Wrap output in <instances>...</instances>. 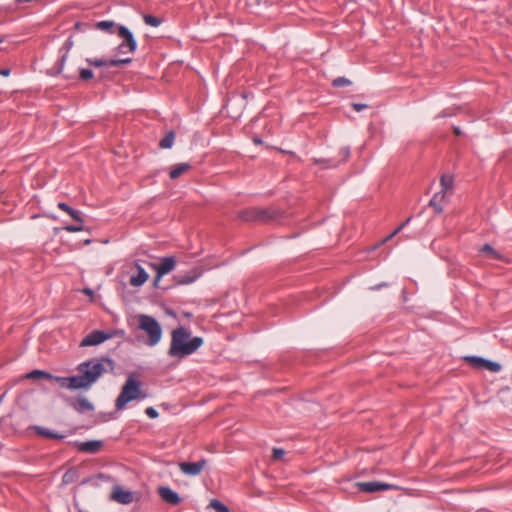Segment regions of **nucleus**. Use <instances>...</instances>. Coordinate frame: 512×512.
Masks as SVG:
<instances>
[{"mask_svg": "<svg viewBox=\"0 0 512 512\" xmlns=\"http://www.w3.org/2000/svg\"><path fill=\"white\" fill-rule=\"evenodd\" d=\"M4 394L0 396V403L2 402Z\"/></svg>", "mask_w": 512, "mask_h": 512, "instance_id": "obj_52", "label": "nucleus"}, {"mask_svg": "<svg viewBox=\"0 0 512 512\" xmlns=\"http://www.w3.org/2000/svg\"><path fill=\"white\" fill-rule=\"evenodd\" d=\"M95 27L99 30L108 32L110 34H114V33L118 34L119 25H116L114 21L104 20V21L97 22L95 24Z\"/></svg>", "mask_w": 512, "mask_h": 512, "instance_id": "obj_21", "label": "nucleus"}, {"mask_svg": "<svg viewBox=\"0 0 512 512\" xmlns=\"http://www.w3.org/2000/svg\"><path fill=\"white\" fill-rule=\"evenodd\" d=\"M203 344L201 337L194 336V351L197 350Z\"/></svg>", "mask_w": 512, "mask_h": 512, "instance_id": "obj_40", "label": "nucleus"}, {"mask_svg": "<svg viewBox=\"0 0 512 512\" xmlns=\"http://www.w3.org/2000/svg\"><path fill=\"white\" fill-rule=\"evenodd\" d=\"M117 50H118L119 53H126V52H128L127 51V46L123 42L118 45Z\"/></svg>", "mask_w": 512, "mask_h": 512, "instance_id": "obj_41", "label": "nucleus"}, {"mask_svg": "<svg viewBox=\"0 0 512 512\" xmlns=\"http://www.w3.org/2000/svg\"><path fill=\"white\" fill-rule=\"evenodd\" d=\"M176 134L173 130L166 132L164 137L159 141V148L161 149H170L172 148L175 141Z\"/></svg>", "mask_w": 512, "mask_h": 512, "instance_id": "obj_24", "label": "nucleus"}, {"mask_svg": "<svg viewBox=\"0 0 512 512\" xmlns=\"http://www.w3.org/2000/svg\"><path fill=\"white\" fill-rule=\"evenodd\" d=\"M3 41H4V37L0 36V43H2Z\"/></svg>", "mask_w": 512, "mask_h": 512, "instance_id": "obj_51", "label": "nucleus"}, {"mask_svg": "<svg viewBox=\"0 0 512 512\" xmlns=\"http://www.w3.org/2000/svg\"><path fill=\"white\" fill-rule=\"evenodd\" d=\"M352 107L355 111L357 112H360L362 111L363 109H366L368 108V105L366 104H361V103H352Z\"/></svg>", "mask_w": 512, "mask_h": 512, "instance_id": "obj_39", "label": "nucleus"}, {"mask_svg": "<svg viewBox=\"0 0 512 512\" xmlns=\"http://www.w3.org/2000/svg\"><path fill=\"white\" fill-rule=\"evenodd\" d=\"M358 489L364 493H375L379 491L386 490H398L399 487L394 484H388L380 481H370V482H358L356 484Z\"/></svg>", "mask_w": 512, "mask_h": 512, "instance_id": "obj_7", "label": "nucleus"}, {"mask_svg": "<svg viewBox=\"0 0 512 512\" xmlns=\"http://www.w3.org/2000/svg\"><path fill=\"white\" fill-rule=\"evenodd\" d=\"M412 217H408L402 224H400L389 236L385 238V241L393 238L396 234H398L410 221Z\"/></svg>", "mask_w": 512, "mask_h": 512, "instance_id": "obj_33", "label": "nucleus"}, {"mask_svg": "<svg viewBox=\"0 0 512 512\" xmlns=\"http://www.w3.org/2000/svg\"><path fill=\"white\" fill-rule=\"evenodd\" d=\"M93 480H94L93 477H87L84 480H82L81 484L85 485V484H88V483L92 482Z\"/></svg>", "mask_w": 512, "mask_h": 512, "instance_id": "obj_46", "label": "nucleus"}, {"mask_svg": "<svg viewBox=\"0 0 512 512\" xmlns=\"http://www.w3.org/2000/svg\"><path fill=\"white\" fill-rule=\"evenodd\" d=\"M79 478L78 470L74 467L69 468L62 476V484L69 485L76 482Z\"/></svg>", "mask_w": 512, "mask_h": 512, "instance_id": "obj_25", "label": "nucleus"}, {"mask_svg": "<svg viewBox=\"0 0 512 512\" xmlns=\"http://www.w3.org/2000/svg\"><path fill=\"white\" fill-rule=\"evenodd\" d=\"M188 337L189 333L183 327L173 330L169 355L181 359L192 354V340H187Z\"/></svg>", "mask_w": 512, "mask_h": 512, "instance_id": "obj_4", "label": "nucleus"}, {"mask_svg": "<svg viewBox=\"0 0 512 512\" xmlns=\"http://www.w3.org/2000/svg\"><path fill=\"white\" fill-rule=\"evenodd\" d=\"M349 85H351V81L345 77H337L332 81V86L336 88Z\"/></svg>", "mask_w": 512, "mask_h": 512, "instance_id": "obj_32", "label": "nucleus"}, {"mask_svg": "<svg viewBox=\"0 0 512 512\" xmlns=\"http://www.w3.org/2000/svg\"><path fill=\"white\" fill-rule=\"evenodd\" d=\"M285 454V451L281 448H273L272 458L273 460H280Z\"/></svg>", "mask_w": 512, "mask_h": 512, "instance_id": "obj_37", "label": "nucleus"}, {"mask_svg": "<svg viewBox=\"0 0 512 512\" xmlns=\"http://www.w3.org/2000/svg\"><path fill=\"white\" fill-rule=\"evenodd\" d=\"M282 211L275 208L249 207L238 212V217L245 222L270 223L282 216Z\"/></svg>", "mask_w": 512, "mask_h": 512, "instance_id": "obj_3", "label": "nucleus"}, {"mask_svg": "<svg viewBox=\"0 0 512 512\" xmlns=\"http://www.w3.org/2000/svg\"><path fill=\"white\" fill-rule=\"evenodd\" d=\"M252 141H253V143H254V144H256V145H260V144H262V143H263L262 139H261L260 137H258V136H254V137L252 138Z\"/></svg>", "mask_w": 512, "mask_h": 512, "instance_id": "obj_44", "label": "nucleus"}, {"mask_svg": "<svg viewBox=\"0 0 512 512\" xmlns=\"http://www.w3.org/2000/svg\"><path fill=\"white\" fill-rule=\"evenodd\" d=\"M10 73H11V70L9 68L0 69V75H2V76L7 77L10 75Z\"/></svg>", "mask_w": 512, "mask_h": 512, "instance_id": "obj_43", "label": "nucleus"}, {"mask_svg": "<svg viewBox=\"0 0 512 512\" xmlns=\"http://www.w3.org/2000/svg\"><path fill=\"white\" fill-rule=\"evenodd\" d=\"M71 405L78 413H84L86 411H92L94 409L93 404L84 397H79Z\"/></svg>", "mask_w": 512, "mask_h": 512, "instance_id": "obj_19", "label": "nucleus"}, {"mask_svg": "<svg viewBox=\"0 0 512 512\" xmlns=\"http://www.w3.org/2000/svg\"><path fill=\"white\" fill-rule=\"evenodd\" d=\"M111 499L121 504H129L133 501V495L130 491L116 487L111 494Z\"/></svg>", "mask_w": 512, "mask_h": 512, "instance_id": "obj_16", "label": "nucleus"}, {"mask_svg": "<svg viewBox=\"0 0 512 512\" xmlns=\"http://www.w3.org/2000/svg\"><path fill=\"white\" fill-rule=\"evenodd\" d=\"M141 385L142 383L138 379L137 374H130L127 377L124 385L122 386L121 393L119 394L115 401L116 410H123L127 403H129L130 401L139 398H145L146 395L142 394Z\"/></svg>", "mask_w": 512, "mask_h": 512, "instance_id": "obj_2", "label": "nucleus"}, {"mask_svg": "<svg viewBox=\"0 0 512 512\" xmlns=\"http://www.w3.org/2000/svg\"><path fill=\"white\" fill-rule=\"evenodd\" d=\"M175 264V258L172 256L162 258L160 263L153 264L152 266L156 270V277L153 281V285L158 286L161 277L172 271Z\"/></svg>", "mask_w": 512, "mask_h": 512, "instance_id": "obj_9", "label": "nucleus"}, {"mask_svg": "<svg viewBox=\"0 0 512 512\" xmlns=\"http://www.w3.org/2000/svg\"><path fill=\"white\" fill-rule=\"evenodd\" d=\"M449 193L440 190L435 193L429 201V206L434 209L435 213L441 214L443 212V204L449 201L447 195Z\"/></svg>", "mask_w": 512, "mask_h": 512, "instance_id": "obj_15", "label": "nucleus"}, {"mask_svg": "<svg viewBox=\"0 0 512 512\" xmlns=\"http://www.w3.org/2000/svg\"><path fill=\"white\" fill-rule=\"evenodd\" d=\"M350 157V148L348 146L341 147L338 155L329 158H314L315 164L323 165L325 168H335L341 163L346 162Z\"/></svg>", "mask_w": 512, "mask_h": 512, "instance_id": "obj_6", "label": "nucleus"}, {"mask_svg": "<svg viewBox=\"0 0 512 512\" xmlns=\"http://www.w3.org/2000/svg\"><path fill=\"white\" fill-rule=\"evenodd\" d=\"M36 431H37V434L40 435V436H43L45 438H49V439H57V440H61L63 439L65 436L62 435V434H59L57 432H53V431H50L46 428H43V427H36Z\"/></svg>", "mask_w": 512, "mask_h": 512, "instance_id": "obj_28", "label": "nucleus"}, {"mask_svg": "<svg viewBox=\"0 0 512 512\" xmlns=\"http://www.w3.org/2000/svg\"><path fill=\"white\" fill-rule=\"evenodd\" d=\"M94 77L93 71L91 69L87 68H80L79 69V79L82 81H89Z\"/></svg>", "mask_w": 512, "mask_h": 512, "instance_id": "obj_31", "label": "nucleus"}, {"mask_svg": "<svg viewBox=\"0 0 512 512\" xmlns=\"http://www.w3.org/2000/svg\"><path fill=\"white\" fill-rule=\"evenodd\" d=\"M16 4L31 2L32 0H14Z\"/></svg>", "mask_w": 512, "mask_h": 512, "instance_id": "obj_47", "label": "nucleus"}, {"mask_svg": "<svg viewBox=\"0 0 512 512\" xmlns=\"http://www.w3.org/2000/svg\"><path fill=\"white\" fill-rule=\"evenodd\" d=\"M137 267V274L132 275L130 278V284L134 287H139L143 285L149 278L148 273L145 271L143 267L140 265H136Z\"/></svg>", "mask_w": 512, "mask_h": 512, "instance_id": "obj_18", "label": "nucleus"}, {"mask_svg": "<svg viewBox=\"0 0 512 512\" xmlns=\"http://www.w3.org/2000/svg\"><path fill=\"white\" fill-rule=\"evenodd\" d=\"M75 448L80 452L95 454L103 447V442L100 440H90L85 442H75Z\"/></svg>", "mask_w": 512, "mask_h": 512, "instance_id": "obj_14", "label": "nucleus"}, {"mask_svg": "<svg viewBox=\"0 0 512 512\" xmlns=\"http://www.w3.org/2000/svg\"><path fill=\"white\" fill-rule=\"evenodd\" d=\"M68 232H80L84 230L83 224L78 223L77 225H66L63 227Z\"/></svg>", "mask_w": 512, "mask_h": 512, "instance_id": "obj_34", "label": "nucleus"}, {"mask_svg": "<svg viewBox=\"0 0 512 512\" xmlns=\"http://www.w3.org/2000/svg\"><path fill=\"white\" fill-rule=\"evenodd\" d=\"M82 291H83L84 294L90 296L91 299H93L94 291L91 288H84Z\"/></svg>", "mask_w": 512, "mask_h": 512, "instance_id": "obj_42", "label": "nucleus"}, {"mask_svg": "<svg viewBox=\"0 0 512 512\" xmlns=\"http://www.w3.org/2000/svg\"><path fill=\"white\" fill-rule=\"evenodd\" d=\"M201 274H202V272H198V267H194V276H193L194 281H195L198 277H200V276H201Z\"/></svg>", "mask_w": 512, "mask_h": 512, "instance_id": "obj_45", "label": "nucleus"}, {"mask_svg": "<svg viewBox=\"0 0 512 512\" xmlns=\"http://www.w3.org/2000/svg\"><path fill=\"white\" fill-rule=\"evenodd\" d=\"M479 252L482 254H486L488 257L496 260L503 261L505 258L502 254H500L498 251H496L490 244L486 243L484 244L480 249Z\"/></svg>", "mask_w": 512, "mask_h": 512, "instance_id": "obj_23", "label": "nucleus"}, {"mask_svg": "<svg viewBox=\"0 0 512 512\" xmlns=\"http://www.w3.org/2000/svg\"><path fill=\"white\" fill-rule=\"evenodd\" d=\"M465 361L476 369H486L491 372H499L501 370V365L499 363L490 361L482 357L468 356L465 357Z\"/></svg>", "mask_w": 512, "mask_h": 512, "instance_id": "obj_8", "label": "nucleus"}, {"mask_svg": "<svg viewBox=\"0 0 512 512\" xmlns=\"http://www.w3.org/2000/svg\"><path fill=\"white\" fill-rule=\"evenodd\" d=\"M24 378L31 380H39V379H47L50 380L53 378V375L47 371L35 369L29 373H27Z\"/></svg>", "mask_w": 512, "mask_h": 512, "instance_id": "obj_26", "label": "nucleus"}, {"mask_svg": "<svg viewBox=\"0 0 512 512\" xmlns=\"http://www.w3.org/2000/svg\"><path fill=\"white\" fill-rule=\"evenodd\" d=\"M215 266H217V264H212V265L207 266L206 269H211V268H213Z\"/></svg>", "mask_w": 512, "mask_h": 512, "instance_id": "obj_50", "label": "nucleus"}, {"mask_svg": "<svg viewBox=\"0 0 512 512\" xmlns=\"http://www.w3.org/2000/svg\"><path fill=\"white\" fill-rule=\"evenodd\" d=\"M110 337H111V334H109L107 332H104L101 330H94L82 339L80 346L81 347L95 346V345L103 343L104 341L108 340Z\"/></svg>", "mask_w": 512, "mask_h": 512, "instance_id": "obj_12", "label": "nucleus"}, {"mask_svg": "<svg viewBox=\"0 0 512 512\" xmlns=\"http://www.w3.org/2000/svg\"><path fill=\"white\" fill-rule=\"evenodd\" d=\"M118 36L123 39V43L127 46V51L133 53L137 48V42L132 32L125 26L119 25Z\"/></svg>", "mask_w": 512, "mask_h": 512, "instance_id": "obj_13", "label": "nucleus"}, {"mask_svg": "<svg viewBox=\"0 0 512 512\" xmlns=\"http://www.w3.org/2000/svg\"><path fill=\"white\" fill-rule=\"evenodd\" d=\"M145 24L153 27H157L162 23V19L150 14H146L143 17Z\"/></svg>", "mask_w": 512, "mask_h": 512, "instance_id": "obj_30", "label": "nucleus"}, {"mask_svg": "<svg viewBox=\"0 0 512 512\" xmlns=\"http://www.w3.org/2000/svg\"><path fill=\"white\" fill-rule=\"evenodd\" d=\"M386 285H387L386 283H381V284H379V285H377V286L373 287L372 289H378V288H380V287H384V286H386Z\"/></svg>", "mask_w": 512, "mask_h": 512, "instance_id": "obj_49", "label": "nucleus"}, {"mask_svg": "<svg viewBox=\"0 0 512 512\" xmlns=\"http://www.w3.org/2000/svg\"><path fill=\"white\" fill-rule=\"evenodd\" d=\"M191 164L189 163H181L173 166L169 172V176L171 179H177L183 173L189 171L191 169Z\"/></svg>", "mask_w": 512, "mask_h": 512, "instance_id": "obj_22", "label": "nucleus"}, {"mask_svg": "<svg viewBox=\"0 0 512 512\" xmlns=\"http://www.w3.org/2000/svg\"><path fill=\"white\" fill-rule=\"evenodd\" d=\"M181 470L189 475H192V461H186L180 464Z\"/></svg>", "mask_w": 512, "mask_h": 512, "instance_id": "obj_36", "label": "nucleus"}, {"mask_svg": "<svg viewBox=\"0 0 512 512\" xmlns=\"http://www.w3.org/2000/svg\"><path fill=\"white\" fill-rule=\"evenodd\" d=\"M114 361L106 356L93 358L80 363L77 366L79 375L62 377L54 376L51 381H55L61 387L69 390L88 389L90 388L104 373L114 370Z\"/></svg>", "mask_w": 512, "mask_h": 512, "instance_id": "obj_1", "label": "nucleus"}, {"mask_svg": "<svg viewBox=\"0 0 512 512\" xmlns=\"http://www.w3.org/2000/svg\"><path fill=\"white\" fill-rule=\"evenodd\" d=\"M73 44H74V42H73L72 36H70L65 41L63 46L60 48V52L62 54H61L60 58L58 59V61L55 63V65L50 69V74L51 75H58V74H60L62 72L63 67H64V63H65V61L67 59V56H68V52L72 48Z\"/></svg>", "mask_w": 512, "mask_h": 512, "instance_id": "obj_11", "label": "nucleus"}, {"mask_svg": "<svg viewBox=\"0 0 512 512\" xmlns=\"http://www.w3.org/2000/svg\"><path fill=\"white\" fill-rule=\"evenodd\" d=\"M453 176L444 174L440 178L441 190L449 194L453 193Z\"/></svg>", "mask_w": 512, "mask_h": 512, "instance_id": "obj_27", "label": "nucleus"}, {"mask_svg": "<svg viewBox=\"0 0 512 512\" xmlns=\"http://www.w3.org/2000/svg\"><path fill=\"white\" fill-rule=\"evenodd\" d=\"M159 495L165 502L172 505H177L181 502L180 496L169 487H160Z\"/></svg>", "mask_w": 512, "mask_h": 512, "instance_id": "obj_17", "label": "nucleus"}, {"mask_svg": "<svg viewBox=\"0 0 512 512\" xmlns=\"http://www.w3.org/2000/svg\"><path fill=\"white\" fill-rule=\"evenodd\" d=\"M139 326L149 335L148 344L150 346H153L159 342L162 335V330L160 324L153 317L142 315L140 317Z\"/></svg>", "mask_w": 512, "mask_h": 512, "instance_id": "obj_5", "label": "nucleus"}, {"mask_svg": "<svg viewBox=\"0 0 512 512\" xmlns=\"http://www.w3.org/2000/svg\"><path fill=\"white\" fill-rule=\"evenodd\" d=\"M205 464H206L205 459H201L199 461L194 462V475L199 474L203 470Z\"/></svg>", "mask_w": 512, "mask_h": 512, "instance_id": "obj_35", "label": "nucleus"}, {"mask_svg": "<svg viewBox=\"0 0 512 512\" xmlns=\"http://www.w3.org/2000/svg\"><path fill=\"white\" fill-rule=\"evenodd\" d=\"M58 208L61 209L64 212H66L67 214H69L77 223H80V224L84 223V221H83V219L81 217L80 211L72 208L67 203L59 202L58 203Z\"/></svg>", "mask_w": 512, "mask_h": 512, "instance_id": "obj_20", "label": "nucleus"}, {"mask_svg": "<svg viewBox=\"0 0 512 512\" xmlns=\"http://www.w3.org/2000/svg\"><path fill=\"white\" fill-rule=\"evenodd\" d=\"M213 508L215 512H230L228 507L217 499H212L208 508Z\"/></svg>", "mask_w": 512, "mask_h": 512, "instance_id": "obj_29", "label": "nucleus"}, {"mask_svg": "<svg viewBox=\"0 0 512 512\" xmlns=\"http://www.w3.org/2000/svg\"><path fill=\"white\" fill-rule=\"evenodd\" d=\"M86 62L96 68L101 67H119L122 65H127L132 62L131 58H125V59H103V58H87Z\"/></svg>", "mask_w": 512, "mask_h": 512, "instance_id": "obj_10", "label": "nucleus"}, {"mask_svg": "<svg viewBox=\"0 0 512 512\" xmlns=\"http://www.w3.org/2000/svg\"><path fill=\"white\" fill-rule=\"evenodd\" d=\"M453 131H454V134H456V135H460L461 134V131H460V129L458 127H454Z\"/></svg>", "mask_w": 512, "mask_h": 512, "instance_id": "obj_48", "label": "nucleus"}, {"mask_svg": "<svg viewBox=\"0 0 512 512\" xmlns=\"http://www.w3.org/2000/svg\"><path fill=\"white\" fill-rule=\"evenodd\" d=\"M145 413L149 418H152V419L157 418L159 415L157 410L153 407L146 408Z\"/></svg>", "mask_w": 512, "mask_h": 512, "instance_id": "obj_38", "label": "nucleus"}]
</instances>
